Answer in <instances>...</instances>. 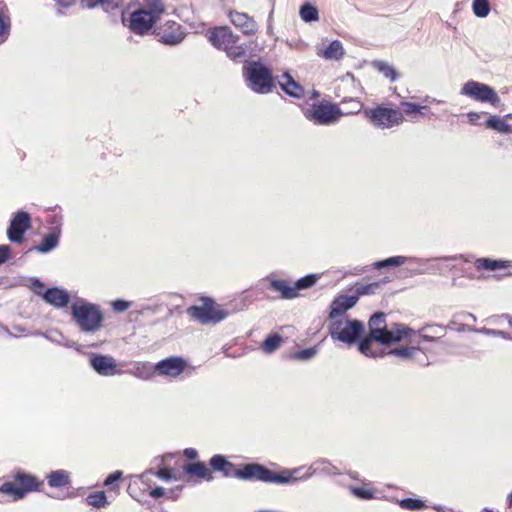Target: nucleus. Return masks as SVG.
<instances>
[{
	"mask_svg": "<svg viewBox=\"0 0 512 512\" xmlns=\"http://www.w3.org/2000/svg\"><path fill=\"white\" fill-rule=\"evenodd\" d=\"M352 492L355 496L361 498V499H371L374 496V492L362 487H356L352 489Z\"/></svg>",
	"mask_w": 512,
	"mask_h": 512,
	"instance_id": "49",
	"label": "nucleus"
},
{
	"mask_svg": "<svg viewBox=\"0 0 512 512\" xmlns=\"http://www.w3.org/2000/svg\"><path fill=\"white\" fill-rule=\"evenodd\" d=\"M209 464L214 471L222 472L225 477H233V471L237 469L233 463L219 454L212 456Z\"/></svg>",
	"mask_w": 512,
	"mask_h": 512,
	"instance_id": "22",
	"label": "nucleus"
},
{
	"mask_svg": "<svg viewBox=\"0 0 512 512\" xmlns=\"http://www.w3.org/2000/svg\"><path fill=\"white\" fill-rule=\"evenodd\" d=\"M357 302V296L354 295H340L336 297L330 305L329 318L335 319L343 315L347 310L353 308Z\"/></svg>",
	"mask_w": 512,
	"mask_h": 512,
	"instance_id": "16",
	"label": "nucleus"
},
{
	"mask_svg": "<svg viewBox=\"0 0 512 512\" xmlns=\"http://www.w3.org/2000/svg\"><path fill=\"white\" fill-rule=\"evenodd\" d=\"M385 313L377 312L373 314L368 322L369 326V335L375 342L381 343L383 342L384 335H386L387 324L385 320Z\"/></svg>",
	"mask_w": 512,
	"mask_h": 512,
	"instance_id": "17",
	"label": "nucleus"
},
{
	"mask_svg": "<svg viewBox=\"0 0 512 512\" xmlns=\"http://www.w3.org/2000/svg\"><path fill=\"white\" fill-rule=\"evenodd\" d=\"M372 65L377 71L383 74V76L389 78L391 82L396 81L398 74L393 66L381 60L374 61Z\"/></svg>",
	"mask_w": 512,
	"mask_h": 512,
	"instance_id": "36",
	"label": "nucleus"
},
{
	"mask_svg": "<svg viewBox=\"0 0 512 512\" xmlns=\"http://www.w3.org/2000/svg\"><path fill=\"white\" fill-rule=\"evenodd\" d=\"M373 342H375V340L372 339L370 335H368L364 338L361 337L360 340L358 341L359 351L362 354H364L365 356L371 357V358H378V357L384 356L385 352L382 349H380V348L373 349V347H372Z\"/></svg>",
	"mask_w": 512,
	"mask_h": 512,
	"instance_id": "26",
	"label": "nucleus"
},
{
	"mask_svg": "<svg viewBox=\"0 0 512 512\" xmlns=\"http://www.w3.org/2000/svg\"><path fill=\"white\" fill-rule=\"evenodd\" d=\"M371 123L380 129H388L399 125L403 121L402 113L397 109L378 106L366 111Z\"/></svg>",
	"mask_w": 512,
	"mask_h": 512,
	"instance_id": "6",
	"label": "nucleus"
},
{
	"mask_svg": "<svg viewBox=\"0 0 512 512\" xmlns=\"http://www.w3.org/2000/svg\"><path fill=\"white\" fill-rule=\"evenodd\" d=\"M433 508H434L435 510H437L438 512H444V511H443V507H442V506H440V505L434 506Z\"/></svg>",
	"mask_w": 512,
	"mask_h": 512,
	"instance_id": "64",
	"label": "nucleus"
},
{
	"mask_svg": "<svg viewBox=\"0 0 512 512\" xmlns=\"http://www.w3.org/2000/svg\"><path fill=\"white\" fill-rule=\"evenodd\" d=\"M184 456L190 460H194L198 457V452L194 448H186L183 452Z\"/></svg>",
	"mask_w": 512,
	"mask_h": 512,
	"instance_id": "57",
	"label": "nucleus"
},
{
	"mask_svg": "<svg viewBox=\"0 0 512 512\" xmlns=\"http://www.w3.org/2000/svg\"><path fill=\"white\" fill-rule=\"evenodd\" d=\"M30 223V215L27 212L18 211L7 229L8 239L13 243H22L24 233L30 228Z\"/></svg>",
	"mask_w": 512,
	"mask_h": 512,
	"instance_id": "9",
	"label": "nucleus"
},
{
	"mask_svg": "<svg viewBox=\"0 0 512 512\" xmlns=\"http://www.w3.org/2000/svg\"><path fill=\"white\" fill-rule=\"evenodd\" d=\"M299 13H300L301 19L305 22L316 21V20H318V17H319L318 9L309 3L303 4L300 7Z\"/></svg>",
	"mask_w": 512,
	"mask_h": 512,
	"instance_id": "39",
	"label": "nucleus"
},
{
	"mask_svg": "<svg viewBox=\"0 0 512 512\" xmlns=\"http://www.w3.org/2000/svg\"><path fill=\"white\" fill-rule=\"evenodd\" d=\"M43 300L55 308H64L70 302V295L67 290L60 287H51L42 294Z\"/></svg>",
	"mask_w": 512,
	"mask_h": 512,
	"instance_id": "15",
	"label": "nucleus"
},
{
	"mask_svg": "<svg viewBox=\"0 0 512 512\" xmlns=\"http://www.w3.org/2000/svg\"><path fill=\"white\" fill-rule=\"evenodd\" d=\"M342 115L343 112L336 105L322 102L314 104L311 114L307 117L317 124L330 125L336 123Z\"/></svg>",
	"mask_w": 512,
	"mask_h": 512,
	"instance_id": "8",
	"label": "nucleus"
},
{
	"mask_svg": "<svg viewBox=\"0 0 512 512\" xmlns=\"http://www.w3.org/2000/svg\"><path fill=\"white\" fill-rule=\"evenodd\" d=\"M144 3V9L157 19L165 12V6L162 0H144Z\"/></svg>",
	"mask_w": 512,
	"mask_h": 512,
	"instance_id": "40",
	"label": "nucleus"
},
{
	"mask_svg": "<svg viewBox=\"0 0 512 512\" xmlns=\"http://www.w3.org/2000/svg\"><path fill=\"white\" fill-rule=\"evenodd\" d=\"M156 476L165 481L176 479V477L174 476V472L171 468L160 469L158 472H156Z\"/></svg>",
	"mask_w": 512,
	"mask_h": 512,
	"instance_id": "52",
	"label": "nucleus"
},
{
	"mask_svg": "<svg viewBox=\"0 0 512 512\" xmlns=\"http://www.w3.org/2000/svg\"><path fill=\"white\" fill-rule=\"evenodd\" d=\"M86 501L88 505L101 508L108 504L105 492L99 491L91 493L87 496Z\"/></svg>",
	"mask_w": 512,
	"mask_h": 512,
	"instance_id": "45",
	"label": "nucleus"
},
{
	"mask_svg": "<svg viewBox=\"0 0 512 512\" xmlns=\"http://www.w3.org/2000/svg\"><path fill=\"white\" fill-rule=\"evenodd\" d=\"M164 493H165L164 488H162V487H156V488H154V489H152V490H151V492H150V496H151V497H153V498H155V499H157V498L162 497V496L164 495Z\"/></svg>",
	"mask_w": 512,
	"mask_h": 512,
	"instance_id": "59",
	"label": "nucleus"
},
{
	"mask_svg": "<svg viewBox=\"0 0 512 512\" xmlns=\"http://www.w3.org/2000/svg\"><path fill=\"white\" fill-rule=\"evenodd\" d=\"M283 339L279 334H270L263 341L261 348L265 353H273L279 348Z\"/></svg>",
	"mask_w": 512,
	"mask_h": 512,
	"instance_id": "38",
	"label": "nucleus"
},
{
	"mask_svg": "<svg viewBox=\"0 0 512 512\" xmlns=\"http://www.w3.org/2000/svg\"><path fill=\"white\" fill-rule=\"evenodd\" d=\"M187 313L201 324H216L228 316V312L219 305H215L213 301H206L201 306H191L188 308Z\"/></svg>",
	"mask_w": 512,
	"mask_h": 512,
	"instance_id": "5",
	"label": "nucleus"
},
{
	"mask_svg": "<svg viewBox=\"0 0 512 512\" xmlns=\"http://www.w3.org/2000/svg\"><path fill=\"white\" fill-rule=\"evenodd\" d=\"M364 333V325L359 320L336 319L329 325V335L333 340L353 345Z\"/></svg>",
	"mask_w": 512,
	"mask_h": 512,
	"instance_id": "4",
	"label": "nucleus"
},
{
	"mask_svg": "<svg viewBox=\"0 0 512 512\" xmlns=\"http://www.w3.org/2000/svg\"><path fill=\"white\" fill-rule=\"evenodd\" d=\"M187 366L186 360L181 356H170L155 364L156 374L176 378L182 374Z\"/></svg>",
	"mask_w": 512,
	"mask_h": 512,
	"instance_id": "10",
	"label": "nucleus"
},
{
	"mask_svg": "<svg viewBox=\"0 0 512 512\" xmlns=\"http://www.w3.org/2000/svg\"><path fill=\"white\" fill-rule=\"evenodd\" d=\"M105 4L111 5L109 0H81V5L88 9H92L100 5L103 6Z\"/></svg>",
	"mask_w": 512,
	"mask_h": 512,
	"instance_id": "50",
	"label": "nucleus"
},
{
	"mask_svg": "<svg viewBox=\"0 0 512 512\" xmlns=\"http://www.w3.org/2000/svg\"><path fill=\"white\" fill-rule=\"evenodd\" d=\"M268 288L270 290L280 293V298L285 300H291L299 296L298 292H295V288L287 280L283 279H272L269 281Z\"/></svg>",
	"mask_w": 512,
	"mask_h": 512,
	"instance_id": "20",
	"label": "nucleus"
},
{
	"mask_svg": "<svg viewBox=\"0 0 512 512\" xmlns=\"http://www.w3.org/2000/svg\"><path fill=\"white\" fill-rule=\"evenodd\" d=\"M507 501H508V506L512 508V493H510L508 495Z\"/></svg>",
	"mask_w": 512,
	"mask_h": 512,
	"instance_id": "62",
	"label": "nucleus"
},
{
	"mask_svg": "<svg viewBox=\"0 0 512 512\" xmlns=\"http://www.w3.org/2000/svg\"><path fill=\"white\" fill-rule=\"evenodd\" d=\"M425 272H426L425 269H417V270H415V274H418V275L424 274Z\"/></svg>",
	"mask_w": 512,
	"mask_h": 512,
	"instance_id": "63",
	"label": "nucleus"
},
{
	"mask_svg": "<svg viewBox=\"0 0 512 512\" xmlns=\"http://www.w3.org/2000/svg\"><path fill=\"white\" fill-rule=\"evenodd\" d=\"M89 362L95 372L101 376H114L122 373L117 369L116 360L110 355L92 354Z\"/></svg>",
	"mask_w": 512,
	"mask_h": 512,
	"instance_id": "11",
	"label": "nucleus"
},
{
	"mask_svg": "<svg viewBox=\"0 0 512 512\" xmlns=\"http://www.w3.org/2000/svg\"><path fill=\"white\" fill-rule=\"evenodd\" d=\"M310 469L312 470L311 473H309L308 475L306 476H300L301 478L300 479H307L309 478L312 474H316V473H320V474H326V475H334V474H337V468L335 466H333L331 463L327 462V461H318V462H315L311 467Z\"/></svg>",
	"mask_w": 512,
	"mask_h": 512,
	"instance_id": "32",
	"label": "nucleus"
},
{
	"mask_svg": "<svg viewBox=\"0 0 512 512\" xmlns=\"http://www.w3.org/2000/svg\"><path fill=\"white\" fill-rule=\"evenodd\" d=\"M280 88L289 96L300 99L304 96V88L293 77L285 72L278 81Z\"/></svg>",
	"mask_w": 512,
	"mask_h": 512,
	"instance_id": "19",
	"label": "nucleus"
},
{
	"mask_svg": "<svg viewBox=\"0 0 512 512\" xmlns=\"http://www.w3.org/2000/svg\"><path fill=\"white\" fill-rule=\"evenodd\" d=\"M184 471L188 475L197 476L199 478H204L207 480H211L212 476L209 469L203 462L189 463L184 466Z\"/></svg>",
	"mask_w": 512,
	"mask_h": 512,
	"instance_id": "30",
	"label": "nucleus"
},
{
	"mask_svg": "<svg viewBox=\"0 0 512 512\" xmlns=\"http://www.w3.org/2000/svg\"><path fill=\"white\" fill-rule=\"evenodd\" d=\"M208 40L214 47L226 51L228 46L237 43L238 36H235L229 27H218L209 31Z\"/></svg>",
	"mask_w": 512,
	"mask_h": 512,
	"instance_id": "13",
	"label": "nucleus"
},
{
	"mask_svg": "<svg viewBox=\"0 0 512 512\" xmlns=\"http://www.w3.org/2000/svg\"><path fill=\"white\" fill-rule=\"evenodd\" d=\"M461 94L473 98L476 101L487 102L494 106L500 103V98L492 87L473 80L463 85Z\"/></svg>",
	"mask_w": 512,
	"mask_h": 512,
	"instance_id": "7",
	"label": "nucleus"
},
{
	"mask_svg": "<svg viewBox=\"0 0 512 512\" xmlns=\"http://www.w3.org/2000/svg\"><path fill=\"white\" fill-rule=\"evenodd\" d=\"M71 316L84 333H95L103 325L104 315L99 306L84 300L71 305Z\"/></svg>",
	"mask_w": 512,
	"mask_h": 512,
	"instance_id": "2",
	"label": "nucleus"
},
{
	"mask_svg": "<svg viewBox=\"0 0 512 512\" xmlns=\"http://www.w3.org/2000/svg\"><path fill=\"white\" fill-rule=\"evenodd\" d=\"M11 257V248L9 245H0V265L7 262Z\"/></svg>",
	"mask_w": 512,
	"mask_h": 512,
	"instance_id": "53",
	"label": "nucleus"
},
{
	"mask_svg": "<svg viewBox=\"0 0 512 512\" xmlns=\"http://www.w3.org/2000/svg\"><path fill=\"white\" fill-rule=\"evenodd\" d=\"M318 55L326 60H339L344 55V48L339 40H334Z\"/></svg>",
	"mask_w": 512,
	"mask_h": 512,
	"instance_id": "27",
	"label": "nucleus"
},
{
	"mask_svg": "<svg viewBox=\"0 0 512 512\" xmlns=\"http://www.w3.org/2000/svg\"><path fill=\"white\" fill-rule=\"evenodd\" d=\"M6 9V6L4 5L3 2L0 3V37H4V39H2L0 41L3 42L8 34H9V31H10V19L9 17L5 18L4 15H3V10Z\"/></svg>",
	"mask_w": 512,
	"mask_h": 512,
	"instance_id": "47",
	"label": "nucleus"
},
{
	"mask_svg": "<svg viewBox=\"0 0 512 512\" xmlns=\"http://www.w3.org/2000/svg\"><path fill=\"white\" fill-rule=\"evenodd\" d=\"M401 108H402L403 112L408 116H412L414 114L415 115H417V114L425 115L426 113L423 111L424 110L429 111L428 106H422V105L412 103V102H402Z\"/></svg>",
	"mask_w": 512,
	"mask_h": 512,
	"instance_id": "43",
	"label": "nucleus"
},
{
	"mask_svg": "<svg viewBox=\"0 0 512 512\" xmlns=\"http://www.w3.org/2000/svg\"><path fill=\"white\" fill-rule=\"evenodd\" d=\"M243 76L247 86L255 93L267 94L275 86L271 69L259 61H250L244 65Z\"/></svg>",
	"mask_w": 512,
	"mask_h": 512,
	"instance_id": "3",
	"label": "nucleus"
},
{
	"mask_svg": "<svg viewBox=\"0 0 512 512\" xmlns=\"http://www.w3.org/2000/svg\"><path fill=\"white\" fill-rule=\"evenodd\" d=\"M59 244V234L52 232L45 235L40 244L35 246L34 249L40 253H49L55 249Z\"/></svg>",
	"mask_w": 512,
	"mask_h": 512,
	"instance_id": "29",
	"label": "nucleus"
},
{
	"mask_svg": "<svg viewBox=\"0 0 512 512\" xmlns=\"http://www.w3.org/2000/svg\"><path fill=\"white\" fill-rule=\"evenodd\" d=\"M475 264L478 269L494 271L497 269L509 267L511 262L507 260H492L489 258H479L476 260Z\"/></svg>",
	"mask_w": 512,
	"mask_h": 512,
	"instance_id": "31",
	"label": "nucleus"
},
{
	"mask_svg": "<svg viewBox=\"0 0 512 512\" xmlns=\"http://www.w3.org/2000/svg\"><path fill=\"white\" fill-rule=\"evenodd\" d=\"M317 353L315 347L300 350L294 354V358L297 360H309L313 358Z\"/></svg>",
	"mask_w": 512,
	"mask_h": 512,
	"instance_id": "48",
	"label": "nucleus"
},
{
	"mask_svg": "<svg viewBox=\"0 0 512 512\" xmlns=\"http://www.w3.org/2000/svg\"><path fill=\"white\" fill-rule=\"evenodd\" d=\"M248 50H249L248 45H246V44L236 45V43H235V44H231L230 46H228V49L226 50V54L231 60L241 63V62H246V59L248 57V54H247Z\"/></svg>",
	"mask_w": 512,
	"mask_h": 512,
	"instance_id": "28",
	"label": "nucleus"
},
{
	"mask_svg": "<svg viewBox=\"0 0 512 512\" xmlns=\"http://www.w3.org/2000/svg\"><path fill=\"white\" fill-rule=\"evenodd\" d=\"M130 307V302L123 300V299H117L112 302V308L115 312H124Z\"/></svg>",
	"mask_w": 512,
	"mask_h": 512,
	"instance_id": "51",
	"label": "nucleus"
},
{
	"mask_svg": "<svg viewBox=\"0 0 512 512\" xmlns=\"http://www.w3.org/2000/svg\"><path fill=\"white\" fill-rule=\"evenodd\" d=\"M401 508L406 510H420L425 507V503L421 499L404 498L399 501Z\"/></svg>",
	"mask_w": 512,
	"mask_h": 512,
	"instance_id": "46",
	"label": "nucleus"
},
{
	"mask_svg": "<svg viewBox=\"0 0 512 512\" xmlns=\"http://www.w3.org/2000/svg\"><path fill=\"white\" fill-rule=\"evenodd\" d=\"M128 372L138 379L149 380L156 374V369L155 364L149 362H135L133 368Z\"/></svg>",
	"mask_w": 512,
	"mask_h": 512,
	"instance_id": "23",
	"label": "nucleus"
},
{
	"mask_svg": "<svg viewBox=\"0 0 512 512\" xmlns=\"http://www.w3.org/2000/svg\"><path fill=\"white\" fill-rule=\"evenodd\" d=\"M472 10L475 16L484 18L490 13V3L488 0H473Z\"/></svg>",
	"mask_w": 512,
	"mask_h": 512,
	"instance_id": "41",
	"label": "nucleus"
},
{
	"mask_svg": "<svg viewBox=\"0 0 512 512\" xmlns=\"http://www.w3.org/2000/svg\"><path fill=\"white\" fill-rule=\"evenodd\" d=\"M157 20L146 9H138L131 13L129 28L134 33L142 35L148 32Z\"/></svg>",
	"mask_w": 512,
	"mask_h": 512,
	"instance_id": "12",
	"label": "nucleus"
},
{
	"mask_svg": "<svg viewBox=\"0 0 512 512\" xmlns=\"http://www.w3.org/2000/svg\"><path fill=\"white\" fill-rule=\"evenodd\" d=\"M15 481L26 490V492H32L39 489L42 485V481H39L35 476L24 472H17L15 474Z\"/></svg>",
	"mask_w": 512,
	"mask_h": 512,
	"instance_id": "24",
	"label": "nucleus"
},
{
	"mask_svg": "<svg viewBox=\"0 0 512 512\" xmlns=\"http://www.w3.org/2000/svg\"><path fill=\"white\" fill-rule=\"evenodd\" d=\"M158 35L160 42L166 45H177L181 43L185 37L181 25L176 22H168Z\"/></svg>",
	"mask_w": 512,
	"mask_h": 512,
	"instance_id": "14",
	"label": "nucleus"
},
{
	"mask_svg": "<svg viewBox=\"0 0 512 512\" xmlns=\"http://www.w3.org/2000/svg\"><path fill=\"white\" fill-rule=\"evenodd\" d=\"M381 284H382L381 281H377V282L361 284L359 286H356L354 296H357V301H358L361 296L376 294L380 291Z\"/></svg>",
	"mask_w": 512,
	"mask_h": 512,
	"instance_id": "35",
	"label": "nucleus"
},
{
	"mask_svg": "<svg viewBox=\"0 0 512 512\" xmlns=\"http://www.w3.org/2000/svg\"><path fill=\"white\" fill-rule=\"evenodd\" d=\"M467 116H468L469 122L471 124L477 125L478 124V120L481 118V113L469 112Z\"/></svg>",
	"mask_w": 512,
	"mask_h": 512,
	"instance_id": "58",
	"label": "nucleus"
},
{
	"mask_svg": "<svg viewBox=\"0 0 512 512\" xmlns=\"http://www.w3.org/2000/svg\"><path fill=\"white\" fill-rule=\"evenodd\" d=\"M420 351L417 347H400V348H394L389 350L386 354L387 355H393L396 357H400L403 359H410L413 358L414 355Z\"/></svg>",
	"mask_w": 512,
	"mask_h": 512,
	"instance_id": "42",
	"label": "nucleus"
},
{
	"mask_svg": "<svg viewBox=\"0 0 512 512\" xmlns=\"http://www.w3.org/2000/svg\"><path fill=\"white\" fill-rule=\"evenodd\" d=\"M318 276L316 274H309L301 277L294 283L295 292L311 288L316 284Z\"/></svg>",
	"mask_w": 512,
	"mask_h": 512,
	"instance_id": "44",
	"label": "nucleus"
},
{
	"mask_svg": "<svg viewBox=\"0 0 512 512\" xmlns=\"http://www.w3.org/2000/svg\"><path fill=\"white\" fill-rule=\"evenodd\" d=\"M122 0H109V3L113 6H118Z\"/></svg>",
	"mask_w": 512,
	"mask_h": 512,
	"instance_id": "61",
	"label": "nucleus"
},
{
	"mask_svg": "<svg viewBox=\"0 0 512 512\" xmlns=\"http://www.w3.org/2000/svg\"><path fill=\"white\" fill-rule=\"evenodd\" d=\"M349 102L351 103V108L346 112L348 113H357L362 108V103L360 101L350 99Z\"/></svg>",
	"mask_w": 512,
	"mask_h": 512,
	"instance_id": "56",
	"label": "nucleus"
},
{
	"mask_svg": "<svg viewBox=\"0 0 512 512\" xmlns=\"http://www.w3.org/2000/svg\"><path fill=\"white\" fill-rule=\"evenodd\" d=\"M0 493L7 494V495H13L15 500L22 499L27 494V492L24 488H22L20 485L18 487L14 483H11V482L4 483L0 487Z\"/></svg>",
	"mask_w": 512,
	"mask_h": 512,
	"instance_id": "37",
	"label": "nucleus"
},
{
	"mask_svg": "<svg viewBox=\"0 0 512 512\" xmlns=\"http://www.w3.org/2000/svg\"><path fill=\"white\" fill-rule=\"evenodd\" d=\"M412 258H408L405 256H393L380 261H376L372 264L374 269H382L387 267H396L405 264L408 260Z\"/></svg>",
	"mask_w": 512,
	"mask_h": 512,
	"instance_id": "33",
	"label": "nucleus"
},
{
	"mask_svg": "<svg viewBox=\"0 0 512 512\" xmlns=\"http://www.w3.org/2000/svg\"><path fill=\"white\" fill-rule=\"evenodd\" d=\"M122 477V472L117 470L107 476V478L104 481L105 486H110L114 482L118 481Z\"/></svg>",
	"mask_w": 512,
	"mask_h": 512,
	"instance_id": "54",
	"label": "nucleus"
},
{
	"mask_svg": "<svg viewBox=\"0 0 512 512\" xmlns=\"http://www.w3.org/2000/svg\"><path fill=\"white\" fill-rule=\"evenodd\" d=\"M422 339H423L424 341H427V342H432V341L436 340V338H435V337H432V336H429V335H423V336H422Z\"/></svg>",
	"mask_w": 512,
	"mask_h": 512,
	"instance_id": "60",
	"label": "nucleus"
},
{
	"mask_svg": "<svg viewBox=\"0 0 512 512\" xmlns=\"http://www.w3.org/2000/svg\"><path fill=\"white\" fill-rule=\"evenodd\" d=\"M229 17L232 24L239 27L244 34H254L258 29L256 21L246 13L230 12Z\"/></svg>",
	"mask_w": 512,
	"mask_h": 512,
	"instance_id": "18",
	"label": "nucleus"
},
{
	"mask_svg": "<svg viewBox=\"0 0 512 512\" xmlns=\"http://www.w3.org/2000/svg\"><path fill=\"white\" fill-rule=\"evenodd\" d=\"M412 332V329L406 327L403 324H395L393 327L386 330V335H384V339H382L383 342L380 344L387 345L393 342H398L409 336Z\"/></svg>",
	"mask_w": 512,
	"mask_h": 512,
	"instance_id": "21",
	"label": "nucleus"
},
{
	"mask_svg": "<svg viewBox=\"0 0 512 512\" xmlns=\"http://www.w3.org/2000/svg\"><path fill=\"white\" fill-rule=\"evenodd\" d=\"M300 470L301 468L282 469L280 472H275L262 464L248 463L244 464L241 468L234 469L233 477L247 481L290 484L300 480Z\"/></svg>",
	"mask_w": 512,
	"mask_h": 512,
	"instance_id": "1",
	"label": "nucleus"
},
{
	"mask_svg": "<svg viewBox=\"0 0 512 512\" xmlns=\"http://www.w3.org/2000/svg\"><path fill=\"white\" fill-rule=\"evenodd\" d=\"M486 127L500 133H509L511 131V126L504 119L496 115L490 116L486 120Z\"/></svg>",
	"mask_w": 512,
	"mask_h": 512,
	"instance_id": "34",
	"label": "nucleus"
},
{
	"mask_svg": "<svg viewBox=\"0 0 512 512\" xmlns=\"http://www.w3.org/2000/svg\"><path fill=\"white\" fill-rule=\"evenodd\" d=\"M31 281H32V286H33L34 292L37 295L42 296V294H43L42 288L44 287V284L38 278H33Z\"/></svg>",
	"mask_w": 512,
	"mask_h": 512,
	"instance_id": "55",
	"label": "nucleus"
},
{
	"mask_svg": "<svg viewBox=\"0 0 512 512\" xmlns=\"http://www.w3.org/2000/svg\"><path fill=\"white\" fill-rule=\"evenodd\" d=\"M46 479L51 488H61L70 485L69 472L62 469L50 472L47 474Z\"/></svg>",
	"mask_w": 512,
	"mask_h": 512,
	"instance_id": "25",
	"label": "nucleus"
}]
</instances>
